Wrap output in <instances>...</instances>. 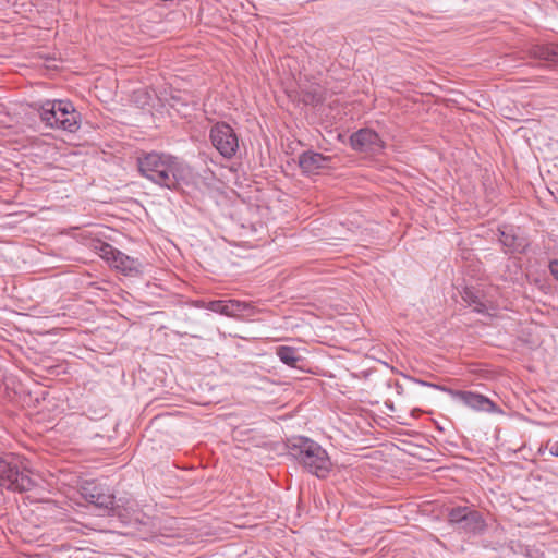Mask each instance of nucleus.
Returning <instances> with one entry per match:
<instances>
[{
  "label": "nucleus",
  "instance_id": "20e7f679",
  "mask_svg": "<svg viewBox=\"0 0 558 558\" xmlns=\"http://www.w3.org/2000/svg\"><path fill=\"white\" fill-rule=\"evenodd\" d=\"M83 498L98 510V515L116 517L119 514L116 507V496L109 486L102 483L90 482L82 487Z\"/></svg>",
  "mask_w": 558,
  "mask_h": 558
},
{
  "label": "nucleus",
  "instance_id": "7ed1b4c3",
  "mask_svg": "<svg viewBox=\"0 0 558 558\" xmlns=\"http://www.w3.org/2000/svg\"><path fill=\"white\" fill-rule=\"evenodd\" d=\"M209 141L216 151L226 160H231L240 151V137L227 122L219 121L209 129Z\"/></svg>",
  "mask_w": 558,
  "mask_h": 558
},
{
  "label": "nucleus",
  "instance_id": "aec40b11",
  "mask_svg": "<svg viewBox=\"0 0 558 558\" xmlns=\"http://www.w3.org/2000/svg\"><path fill=\"white\" fill-rule=\"evenodd\" d=\"M548 450L550 456L558 458V441L550 444Z\"/></svg>",
  "mask_w": 558,
  "mask_h": 558
},
{
  "label": "nucleus",
  "instance_id": "f03ea898",
  "mask_svg": "<svg viewBox=\"0 0 558 558\" xmlns=\"http://www.w3.org/2000/svg\"><path fill=\"white\" fill-rule=\"evenodd\" d=\"M287 456L304 472L325 480L331 472L332 463L327 450L306 436H292L284 441Z\"/></svg>",
  "mask_w": 558,
  "mask_h": 558
},
{
  "label": "nucleus",
  "instance_id": "f257e3e1",
  "mask_svg": "<svg viewBox=\"0 0 558 558\" xmlns=\"http://www.w3.org/2000/svg\"><path fill=\"white\" fill-rule=\"evenodd\" d=\"M192 169L178 157L150 153L142 157V178L162 187L177 189L192 180Z\"/></svg>",
  "mask_w": 558,
  "mask_h": 558
},
{
  "label": "nucleus",
  "instance_id": "9d476101",
  "mask_svg": "<svg viewBox=\"0 0 558 558\" xmlns=\"http://www.w3.org/2000/svg\"><path fill=\"white\" fill-rule=\"evenodd\" d=\"M350 146L355 151L374 156L383 153L385 142L376 131L364 128L351 134Z\"/></svg>",
  "mask_w": 558,
  "mask_h": 558
},
{
  "label": "nucleus",
  "instance_id": "423d86ee",
  "mask_svg": "<svg viewBox=\"0 0 558 558\" xmlns=\"http://www.w3.org/2000/svg\"><path fill=\"white\" fill-rule=\"evenodd\" d=\"M147 519L148 521H144L142 518V541L173 546L175 520L173 518L166 519L160 515Z\"/></svg>",
  "mask_w": 558,
  "mask_h": 558
},
{
  "label": "nucleus",
  "instance_id": "a211bd4d",
  "mask_svg": "<svg viewBox=\"0 0 558 558\" xmlns=\"http://www.w3.org/2000/svg\"><path fill=\"white\" fill-rule=\"evenodd\" d=\"M539 58L550 64H558V48L541 47L538 49Z\"/></svg>",
  "mask_w": 558,
  "mask_h": 558
},
{
  "label": "nucleus",
  "instance_id": "1a4fd4ad",
  "mask_svg": "<svg viewBox=\"0 0 558 558\" xmlns=\"http://www.w3.org/2000/svg\"><path fill=\"white\" fill-rule=\"evenodd\" d=\"M54 119L57 125H51L50 129L75 133L81 126L82 114L70 99H58Z\"/></svg>",
  "mask_w": 558,
  "mask_h": 558
},
{
  "label": "nucleus",
  "instance_id": "f8f14e48",
  "mask_svg": "<svg viewBox=\"0 0 558 558\" xmlns=\"http://www.w3.org/2000/svg\"><path fill=\"white\" fill-rule=\"evenodd\" d=\"M499 242L506 254H522L526 251L529 242L520 234L519 229L513 226H501L498 228Z\"/></svg>",
  "mask_w": 558,
  "mask_h": 558
},
{
  "label": "nucleus",
  "instance_id": "4be33fe9",
  "mask_svg": "<svg viewBox=\"0 0 558 558\" xmlns=\"http://www.w3.org/2000/svg\"><path fill=\"white\" fill-rule=\"evenodd\" d=\"M135 167L140 170V157H135Z\"/></svg>",
  "mask_w": 558,
  "mask_h": 558
},
{
  "label": "nucleus",
  "instance_id": "4468645a",
  "mask_svg": "<svg viewBox=\"0 0 558 558\" xmlns=\"http://www.w3.org/2000/svg\"><path fill=\"white\" fill-rule=\"evenodd\" d=\"M460 295L464 303L472 307L475 313L490 315L492 306L482 289L474 286H465L460 291Z\"/></svg>",
  "mask_w": 558,
  "mask_h": 558
},
{
  "label": "nucleus",
  "instance_id": "39448f33",
  "mask_svg": "<svg viewBox=\"0 0 558 558\" xmlns=\"http://www.w3.org/2000/svg\"><path fill=\"white\" fill-rule=\"evenodd\" d=\"M0 486L13 492H27L35 486L31 476L20 469L13 457L0 458Z\"/></svg>",
  "mask_w": 558,
  "mask_h": 558
},
{
  "label": "nucleus",
  "instance_id": "9b49d317",
  "mask_svg": "<svg viewBox=\"0 0 558 558\" xmlns=\"http://www.w3.org/2000/svg\"><path fill=\"white\" fill-rule=\"evenodd\" d=\"M100 254L110 265L121 270L125 276H133L140 272V262L108 243L100 244Z\"/></svg>",
  "mask_w": 558,
  "mask_h": 558
},
{
  "label": "nucleus",
  "instance_id": "dca6fc26",
  "mask_svg": "<svg viewBox=\"0 0 558 558\" xmlns=\"http://www.w3.org/2000/svg\"><path fill=\"white\" fill-rule=\"evenodd\" d=\"M246 308L247 304L239 300H213L206 305V310L227 317H238Z\"/></svg>",
  "mask_w": 558,
  "mask_h": 558
},
{
  "label": "nucleus",
  "instance_id": "f3484780",
  "mask_svg": "<svg viewBox=\"0 0 558 558\" xmlns=\"http://www.w3.org/2000/svg\"><path fill=\"white\" fill-rule=\"evenodd\" d=\"M276 355L284 365L295 368L298 367L299 362L303 360V357L299 354L298 349L289 345H280L276 349Z\"/></svg>",
  "mask_w": 558,
  "mask_h": 558
},
{
  "label": "nucleus",
  "instance_id": "ddd939ff",
  "mask_svg": "<svg viewBox=\"0 0 558 558\" xmlns=\"http://www.w3.org/2000/svg\"><path fill=\"white\" fill-rule=\"evenodd\" d=\"M331 157L314 150L303 151L299 156V167L303 174H318L322 170L329 168Z\"/></svg>",
  "mask_w": 558,
  "mask_h": 558
},
{
  "label": "nucleus",
  "instance_id": "0eeeda50",
  "mask_svg": "<svg viewBox=\"0 0 558 558\" xmlns=\"http://www.w3.org/2000/svg\"><path fill=\"white\" fill-rule=\"evenodd\" d=\"M451 525L470 534H482L486 529L483 514L471 506L453 507L448 512Z\"/></svg>",
  "mask_w": 558,
  "mask_h": 558
},
{
  "label": "nucleus",
  "instance_id": "412c9836",
  "mask_svg": "<svg viewBox=\"0 0 558 558\" xmlns=\"http://www.w3.org/2000/svg\"><path fill=\"white\" fill-rule=\"evenodd\" d=\"M207 303H209V301H205V300H196L194 302V306L197 307V308H204L206 310V305Z\"/></svg>",
  "mask_w": 558,
  "mask_h": 558
},
{
  "label": "nucleus",
  "instance_id": "6e6552de",
  "mask_svg": "<svg viewBox=\"0 0 558 558\" xmlns=\"http://www.w3.org/2000/svg\"><path fill=\"white\" fill-rule=\"evenodd\" d=\"M420 384L423 386L432 387L434 389L444 391L448 393L454 401L461 402L465 407L484 412H495L496 405L495 403L486 396H483L477 392L466 391V390H454L446 386H441L438 384L427 383L424 380H420Z\"/></svg>",
  "mask_w": 558,
  "mask_h": 558
},
{
  "label": "nucleus",
  "instance_id": "6ab92c4d",
  "mask_svg": "<svg viewBox=\"0 0 558 558\" xmlns=\"http://www.w3.org/2000/svg\"><path fill=\"white\" fill-rule=\"evenodd\" d=\"M549 270H550V274L558 280V260L557 259L551 260L549 263Z\"/></svg>",
  "mask_w": 558,
  "mask_h": 558
},
{
  "label": "nucleus",
  "instance_id": "2eb2a0df",
  "mask_svg": "<svg viewBox=\"0 0 558 558\" xmlns=\"http://www.w3.org/2000/svg\"><path fill=\"white\" fill-rule=\"evenodd\" d=\"M58 99H39L29 102L27 106L33 113L37 114L40 122L45 128L50 129L51 125H57L56 106Z\"/></svg>",
  "mask_w": 558,
  "mask_h": 558
}]
</instances>
